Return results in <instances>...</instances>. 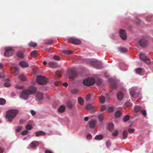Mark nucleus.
<instances>
[{
    "instance_id": "nucleus-52",
    "label": "nucleus",
    "mask_w": 153,
    "mask_h": 153,
    "mask_svg": "<svg viewBox=\"0 0 153 153\" xmlns=\"http://www.w3.org/2000/svg\"><path fill=\"white\" fill-rule=\"evenodd\" d=\"M30 112L31 114L33 116H34L36 114V112L33 110H30Z\"/></svg>"
},
{
    "instance_id": "nucleus-2",
    "label": "nucleus",
    "mask_w": 153,
    "mask_h": 153,
    "mask_svg": "<svg viewBox=\"0 0 153 153\" xmlns=\"http://www.w3.org/2000/svg\"><path fill=\"white\" fill-rule=\"evenodd\" d=\"M19 113V111L17 109H10L8 110L6 113V117L10 122Z\"/></svg>"
},
{
    "instance_id": "nucleus-17",
    "label": "nucleus",
    "mask_w": 153,
    "mask_h": 153,
    "mask_svg": "<svg viewBox=\"0 0 153 153\" xmlns=\"http://www.w3.org/2000/svg\"><path fill=\"white\" fill-rule=\"evenodd\" d=\"M117 97L118 99L119 100H121L123 99L124 95L120 91L117 94Z\"/></svg>"
},
{
    "instance_id": "nucleus-11",
    "label": "nucleus",
    "mask_w": 153,
    "mask_h": 153,
    "mask_svg": "<svg viewBox=\"0 0 153 153\" xmlns=\"http://www.w3.org/2000/svg\"><path fill=\"white\" fill-rule=\"evenodd\" d=\"M68 75L70 77L73 78L76 76L77 73L76 71L71 70L68 72Z\"/></svg>"
},
{
    "instance_id": "nucleus-15",
    "label": "nucleus",
    "mask_w": 153,
    "mask_h": 153,
    "mask_svg": "<svg viewBox=\"0 0 153 153\" xmlns=\"http://www.w3.org/2000/svg\"><path fill=\"white\" fill-rule=\"evenodd\" d=\"M19 64L22 68H27L29 66L28 63L25 61L21 62Z\"/></svg>"
},
{
    "instance_id": "nucleus-14",
    "label": "nucleus",
    "mask_w": 153,
    "mask_h": 153,
    "mask_svg": "<svg viewBox=\"0 0 153 153\" xmlns=\"http://www.w3.org/2000/svg\"><path fill=\"white\" fill-rule=\"evenodd\" d=\"M36 95L37 98L39 100H41L43 99V94L42 93L37 92Z\"/></svg>"
},
{
    "instance_id": "nucleus-30",
    "label": "nucleus",
    "mask_w": 153,
    "mask_h": 153,
    "mask_svg": "<svg viewBox=\"0 0 153 153\" xmlns=\"http://www.w3.org/2000/svg\"><path fill=\"white\" fill-rule=\"evenodd\" d=\"M136 73L140 75L142 73V69L141 68H138L135 69Z\"/></svg>"
},
{
    "instance_id": "nucleus-25",
    "label": "nucleus",
    "mask_w": 153,
    "mask_h": 153,
    "mask_svg": "<svg viewBox=\"0 0 153 153\" xmlns=\"http://www.w3.org/2000/svg\"><path fill=\"white\" fill-rule=\"evenodd\" d=\"M123 139H126L128 136V133L126 131L124 130L123 131Z\"/></svg>"
},
{
    "instance_id": "nucleus-36",
    "label": "nucleus",
    "mask_w": 153,
    "mask_h": 153,
    "mask_svg": "<svg viewBox=\"0 0 153 153\" xmlns=\"http://www.w3.org/2000/svg\"><path fill=\"white\" fill-rule=\"evenodd\" d=\"M111 87L113 90L115 89L117 87V85L116 83L114 82H112L111 83Z\"/></svg>"
},
{
    "instance_id": "nucleus-13",
    "label": "nucleus",
    "mask_w": 153,
    "mask_h": 153,
    "mask_svg": "<svg viewBox=\"0 0 153 153\" xmlns=\"http://www.w3.org/2000/svg\"><path fill=\"white\" fill-rule=\"evenodd\" d=\"M89 123L90 128H93L95 127L97 121L96 120H92L90 121Z\"/></svg>"
},
{
    "instance_id": "nucleus-32",
    "label": "nucleus",
    "mask_w": 153,
    "mask_h": 153,
    "mask_svg": "<svg viewBox=\"0 0 153 153\" xmlns=\"http://www.w3.org/2000/svg\"><path fill=\"white\" fill-rule=\"evenodd\" d=\"M103 138V136L102 135L100 134L96 136L95 139L96 140H100Z\"/></svg>"
},
{
    "instance_id": "nucleus-53",
    "label": "nucleus",
    "mask_w": 153,
    "mask_h": 153,
    "mask_svg": "<svg viewBox=\"0 0 153 153\" xmlns=\"http://www.w3.org/2000/svg\"><path fill=\"white\" fill-rule=\"evenodd\" d=\"M60 72L59 71H56V76L57 77H59L60 76Z\"/></svg>"
},
{
    "instance_id": "nucleus-1",
    "label": "nucleus",
    "mask_w": 153,
    "mask_h": 153,
    "mask_svg": "<svg viewBox=\"0 0 153 153\" xmlns=\"http://www.w3.org/2000/svg\"><path fill=\"white\" fill-rule=\"evenodd\" d=\"M36 91L37 88L36 87L31 86L27 89L23 90L20 93L19 96L21 98L27 100L30 95L35 93Z\"/></svg>"
},
{
    "instance_id": "nucleus-39",
    "label": "nucleus",
    "mask_w": 153,
    "mask_h": 153,
    "mask_svg": "<svg viewBox=\"0 0 153 153\" xmlns=\"http://www.w3.org/2000/svg\"><path fill=\"white\" fill-rule=\"evenodd\" d=\"M114 127V124L112 123H110L108 124V128L109 130H111L113 129Z\"/></svg>"
},
{
    "instance_id": "nucleus-6",
    "label": "nucleus",
    "mask_w": 153,
    "mask_h": 153,
    "mask_svg": "<svg viewBox=\"0 0 153 153\" xmlns=\"http://www.w3.org/2000/svg\"><path fill=\"white\" fill-rule=\"evenodd\" d=\"M13 52L14 51L13 49L8 48L6 50L4 54L5 56L9 57L13 54Z\"/></svg>"
},
{
    "instance_id": "nucleus-22",
    "label": "nucleus",
    "mask_w": 153,
    "mask_h": 153,
    "mask_svg": "<svg viewBox=\"0 0 153 153\" xmlns=\"http://www.w3.org/2000/svg\"><path fill=\"white\" fill-rule=\"evenodd\" d=\"M12 71L13 72L14 74L15 75H17L19 73V70L16 68H13Z\"/></svg>"
},
{
    "instance_id": "nucleus-23",
    "label": "nucleus",
    "mask_w": 153,
    "mask_h": 153,
    "mask_svg": "<svg viewBox=\"0 0 153 153\" xmlns=\"http://www.w3.org/2000/svg\"><path fill=\"white\" fill-rule=\"evenodd\" d=\"M100 102L101 103H104L105 100V97L102 96H101L99 97V98Z\"/></svg>"
},
{
    "instance_id": "nucleus-56",
    "label": "nucleus",
    "mask_w": 153,
    "mask_h": 153,
    "mask_svg": "<svg viewBox=\"0 0 153 153\" xmlns=\"http://www.w3.org/2000/svg\"><path fill=\"white\" fill-rule=\"evenodd\" d=\"M5 76V74L3 72H0V78H3Z\"/></svg>"
},
{
    "instance_id": "nucleus-61",
    "label": "nucleus",
    "mask_w": 153,
    "mask_h": 153,
    "mask_svg": "<svg viewBox=\"0 0 153 153\" xmlns=\"http://www.w3.org/2000/svg\"><path fill=\"white\" fill-rule=\"evenodd\" d=\"M16 88H17L21 89H22V88H24V86H16Z\"/></svg>"
},
{
    "instance_id": "nucleus-45",
    "label": "nucleus",
    "mask_w": 153,
    "mask_h": 153,
    "mask_svg": "<svg viewBox=\"0 0 153 153\" xmlns=\"http://www.w3.org/2000/svg\"><path fill=\"white\" fill-rule=\"evenodd\" d=\"M32 126L30 125H28L26 126L25 128L27 130H30L32 128Z\"/></svg>"
},
{
    "instance_id": "nucleus-20",
    "label": "nucleus",
    "mask_w": 153,
    "mask_h": 153,
    "mask_svg": "<svg viewBox=\"0 0 153 153\" xmlns=\"http://www.w3.org/2000/svg\"><path fill=\"white\" fill-rule=\"evenodd\" d=\"M115 115L116 118H118L122 115V112L120 111H118L115 112Z\"/></svg>"
},
{
    "instance_id": "nucleus-34",
    "label": "nucleus",
    "mask_w": 153,
    "mask_h": 153,
    "mask_svg": "<svg viewBox=\"0 0 153 153\" xmlns=\"http://www.w3.org/2000/svg\"><path fill=\"white\" fill-rule=\"evenodd\" d=\"M67 106L70 109H71L73 107V105L70 101H68L67 102Z\"/></svg>"
},
{
    "instance_id": "nucleus-43",
    "label": "nucleus",
    "mask_w": 153,
    "mask_h": 153,
    "mask_svg": "<svg viewBox=\"0 0 153 153\" xmlns=\"http://www.w3.org/2000/svg\"><path fill=\"white\" fill-rule=\"evenodd\" d=\"M125 105L127 107H128L131 106V104L129 102L127 101L125 103Z\"/></svg>"
},
{
    "instance_id": "nucleus-26",
    "label": "nucleus",
    "mask_w": 153,
    "mask_h": 153,
    "mask_svg": "<svg viewBox=\"0 0 153 153\" xmlns=\"http://www.w3.org/2000/svg\"><path fill=\"white\" fill-rule=\"evenodd\" d=\"M28 45L30 47H35L37 45V44L36 43L33 42H30L28 44Z\"/></svg>"
},
{
    "instance_id": "nucleus-9",
    "label": "nucleus",
    "mask_w": 153,
    "mask_h": 153,
    "mask_svg": "<svg viewBox=\"0 0 153 153\" xmlns=\"http://www.w3.org/2000/svg\"><path fill=\"white\" fill-rule=\"evenodd\" d=\"M97 107L92 105L91 104L87 105L86 106V109L91 111H94L96 110Z\"/></svg>"
},
{
    "instance_id": "nucleus-60",
    "label": "nucleus",
    "mask_w": 153,
    "mask_h": 153,
    "mask_svg": "<svg viewBox=\"0 0 153 153\" xmlns=\"http://www.w3.org/2000/svg\"><path fill=\"white\" fill-rule=\"evenodd\" d=\"M45 153H53L52 151L49 150H45Z\"/></svg>"
},
{
    "instance_id": "nucleus-18",
    "label": "nucleus",
    "mask_w": 153,
    "mask_h": 153,
    "mask_svg": "<svg viewBox=\"0 0 153 153\" xmlns=\"http://www.w3.org/2000/svg\"><path fill=\"white\" fill-rule=\"evenodd\" d=\"M65 109V107L64 105L60 106L58 109V111L60 113L63 112Z\"/></svg>"
},
{
    "instance_id": "nucleus-62",
    "label": "nucleus",
    "mask_w": 153,
    "mask_h": 153,
    "mask_svg": "<svg viewBox=\"0 0 153 153\" xmlns=\"http://www.w3.org/2000/svg\"><path fill=\"white\" fill-rule=\"evenodd\" d=\"M92 137V135L91 134H89L87 135V138L88 139H91Z\"/></svg>"
},
{
    "instance_id": "nucleus-10",
    "label": "nucleus",
    "mask_w": 153,
    "mask_h": 153,
    "mask_svg": "<svg viewBox=\"0 0 153 153\" xmlns=\"http://www.w3.org/2000/svg\"><path fill=\"white\" fill-rule=\"evenodd\" d=\"M147 40L144 38L141 39L139 42V45L142 47H145L147 44Z\"/></svg>"
},
{
    "instance_id": "nucleus-59",
    "label": "nucleus",
    "mask_w": 153,
    "mask_h": 153,
    "mask_svg": "<svg viewBox=\"0 0 153 153\" xmlns=\"http://www.w3.org/2000/svg\"><path fill=\"white\" fill-rule=\"evenodd\" d=\"M91 96V95L90 94L87 95L86 97V100L87 101L89 100Z\"/></svg>"
},
{
    "instance_id": "nucleus-5",
    "label": "nucleus",
    "mask_w": 153,
    "mask_h": 153,
    "mask_svg": "<svg viewBox=\"0 0 153 153\" xmlns=\"http://www.w3.org/2000/svg\"><path fill=\"white\" fill-rule=\"evenodd\" d=\"M140 59L144 61L146 63L149 64L150 63V59L145 54L143 53H140L139 54Z\"/></svg>"
},
{
    "instance_id": "nucleus-37",
    "label": "nucleus",
    "mask_w": 153,
    "mask_h": 153,
    "mask_svg": "<svg viewBox=\"0 0 153 153\" xmlns=\"http://www.w3.org/2000/svg\"><path fill=\"white\" fill-rule=\"evenodd\" d=\"M6 102V100L3 98H0V105H4Z\"/></svg>"
},
{
    "instance_id": "nucleus-55",
    "label": "nucleus",
    "mask_w": 153,
    "mask_h": 153,
    "mask_svg": "<svg viewBox=\"0 0 153 153\" xmlns=\"http://www.w3.org/2000/svg\"><path fill=\"white\" fill-rule=\"evenodd\" d=\"M28 132V131L27 130H25L23 131L22 133L21 134L22 135H25L27 134Z\"/></svg>"
},
{
    "instance_id": "nucleus-44",
    "label": "nucleus",
    "mask_w": 153,
    "mask_h": 153,
    "mask_svg": "<svg viewBox=\"0 0 153 153\" xmlns=\"http://www.w3.org/2000/svg\"><path fill=\"white\" fill-rule=\"evenodd\" d=\"M78 92V90L77 89H73L71 90V92L74 94H76Z\"/></svg>"
},
{
    "instance_id": "nucleus-40",
    "label": "nucleus",
    "mask_w": 153,
    "mask_h": 153,
    "mask_svg": "<svg viewBox=\"0 0 153 153\" xmlns=\"http://www.w3.org/2000/svg\"><path fill=\"white\" fill-rule=\"evenodd\" d=\"M119 49L120 52L123 53L126 52L127 51L126 49L124 48L120 47Z\"/></svg>"
},
{
    "instance_id": "nucleus-42",
    "label": "nucleus",
    "mask_w": 153,
    "mask_h": 153,
    "mask_svg": "<svg viewBox=\"0 0 153 153\" xmlns=\"http://www.w3.org/2000/svg\"><path fill=\"white\" fill-rule=\"evenodd\" d=\"M53 42V40H49L48 41L45 42V44L46 45H51L52 44Z\"/></svg>"
},
{
    "instance_id": "nucleus-46",
    "label": "nucleus",
    "mask_w": 153,
    "mask_h": 153,
    "mask_svg": "<svg viewBox=\"0 0 153 153\" xmlns=\"http://www.w3.org/2000/svg\"><path fill=\"white\" fill-rule=\"evenodd\" d=\"M99 120L100 121H102L103 119V116L102 114H100L98 116Z\"/></svg>"
},
{
    "instance_id": "nucleus-31",
    "label": "nucleus",
    "mask_w": 153,
    "mask_h": 153,
    "mask_svg": "<svg viewBox=\"0 0 153 153\" xmlns=\"http://www.w3.org/2000/svg\"><path fill=\"white\" fill-rule=\"evenodd\" d=\"M129 115H126L123 118V121L124 122H126L129 120Z\"/></svg>"
},
{
    "instance_id": "nucleus-63",
    "label": "nucleus",
    "mask_w": 153,
    "mask_h": 153,
    "mask_svg": "<svg viewBox=\"0 0 153 153\" xmlns=\"http://www.w3.org/2000/svg\"><path fill=\"white\" fill-rule=\"evenodd\" d=\"M60 84V83L58 81H56L54 82V85H59Z\"/></svg>"
},
{
    "instance_id": "nucleus-58",
    "label": "nucleus",
    "mask_w": 153,
    "mask_h": 153,
    "mask_svg": "<svg viewBox=\"0 0 153 153\" xmlns=\"http://www.w3.org/2000/svg\"><path fill=\"white\" fill-rule=\"evenodd\" d=\"M134 129H129L128 130V132L130 133H133L134 131Z\"/></svg>"
},
{
    "instance_id": "nucleus-4",
    "label": "nucleus",
    "mask_w": 153,
    "mask_h": 153,
    "mask_svg": "<svg viewBox=\"0 0 153 153\" xmlns=\"http://www.w3.org/2000/svg\"><path fill=\"white\" fill-rule=\"evenodd\" d=\"M95 82V79L94 78L89 77L83 81V84L88 86L93 85Z\"/></svg>"
},
{
    "instance_id": "nucleus-51",
    "label": "nucleus",
    "mask_w": 153,
    "mask_h": 153,
    "mask_svg": "<svg viewBox=\"0 0 153 153\" xmlns=\"http://www.w3.org/2000/svg\"><path fill=\"white\" fill-rule=\"evenodd\" d=\"M106 109V107L105 105H102L101 106V111H103Z\"/></svg>"
},
{
    "instance_id": "nucleus-47",
    "label": "nucleus",
    "mask_w": 153,
    "mask_h": 153,
    "mask_svg": "<svg viewBox=\"0 0 153 153\" xmlns=\"http://www.w3.org/2000/svg\"><path fill=\"white\" fill-rule=\"evenodd\" d=\"M130 94L131 96H134L135 95V91L134 90H131L130 92Z\"/></svg>"
},
{
    "instance_id": "nucleus-38",
    "label": "nucleus",
    "mask_w": 153,
    "mask_h": 153,
    "mask_svg": "<svg viewBox=\"0 0 153 153\" xmlns=\"http://www.w3.org/2000/svg\"><path fill=\"white\" fill-rule=\"evenodd\" d=\"M19 78L22 81H25L27 80V79L26 77L23 75L20 76L19 77Z\"/></svg>"
},
{
    "instance_id": "nucleus-35",
    "label": "nucleus",
    "mask_w": 153,
    "mask_h": 153,
    "mask_svg": "<svg viewBox=\"0 0 153 153\" xmlns=\"http://www.w3.org/2000/svg\"><path fill=\"white\" fill-rule=\"evenodd\" d=\"M49 65L51 67L54 68L57 65L56 63L53 62H51L49 63Z\"/></svg>"
},
{
    "instance_id": "nucleus-3",
    "label": "nucleus",
    "mask_w": 153,
    "mask_h": 153,
    "mask_svg": "<svg viewBox=\"0 0 153 153\" xmlns=\"http://www.w3.org/2000/svg\"><path fill=\"white\" fill-rule=\"evenodd\" d=\"M36 81L39 84L45 85L47 84L48 79L44 76H38L36 78Z\"/></svg>"
},
{
    "instance_id": "nucleus-50",
    "label": "nucleus",
    "mask_w": 153,
    "mask_h": 153,
    "mask_svg": "<svg viewBox=\"0 0 153 153\" xmlns=\"http://www.w3.org/2000/svg\"><path fill=\"white\" fill-rule=\"evenodd\" d=\"M141 113L145 117L147 115L146 111L144 110H141Z\"/></svg>"
},
{
    "instance_id": "nucleus-16",
    "label": "nucleus",
    "mask_w": 153,
    "mask_h": 153,
    "mask_svg": "<svg viewBox=\"0 0 153 153\" xmlns=\"http://www.w3.org/2000/svg\"><path fill=\"white\" fill-rule=\"evenodd\" d=\"M36 137H39L41 136H43L45 135L46 133L44 131H39L35 132Z\"/></svg>"
},
{
    "instance_id": "nucleus-21",
    "label": "nucleus",
    "mask_w": 153,
    "mask_h": 153,
    "mask_svg": "<svg viewBox=\"0 0 153 153\" xmlns=\"http://www.w3.org/2000/svg\"><path fill=\"white\" fill-rule=\"evenodd\" d=\"M17 56L20 58H24V56L23 53L21 51H18L17 52L16 54Z\"/></svg>"
},
{
    "instance_id": "nucleus-54",
    "label": "nucleus",
    "mask_w": 153,
    "mask_h": 153,
    "mask_svg": "<svg viewBox=\"0 0 153 153\" xmlns=\"http://www.w3.org/2000/svg\"><path fill=\"white\" fill-rule=\"evenodd\" d=\"M112 134L114 136H117L118 135V132L117 130H116L114 132L112 133Z\"/></svg>"
},
{
    "instance_id": "nucleus-27",
    "label": "nucleus",
    "mask_w": 153,
    "mask_h": 153,
    "mask_svg": "<svg viewBox=\"0 0 153 153\" xmlns=\"http://www.w3.org/2000/svg\"><path fill=\"white\" fill-rule=\"evenodd\" d=\"M62 52L65 54L69 55L73 53V52L68 50H64Z\"/></svg>"
},
{
    "instance_id": "nucleus-19",
    "label": "nucleus",
    "mask_w": 153,
    "mask_h": 153,
    "mask_svg": "<svg viewBox=\"0 0 153 153\" xmlns=\"http://www.w3.org/2000/svg\"><path fill=\"white\" fill-rule=\"evenodd\" d=\"M39 142L37 141H34L32 142L30 144V146L31 147L34 148L36 147V145H38Z\"/></svg>"
},
{
    "instance_id": "nucleus-64",
    "label": "nucleus",
    "mask_w": 153,
    "mask_h": 153,
    "mask_svg": "<svg viewBox=\"0 0 153 153\" xmlns=\"http://www.w3.org/2000/svg\"><path fill=\"white\" fill-rule=\"evenodd\" d=\"M63 85L65 87H67L68 86V84L66 82H65L63 83Z\"/></svg>"
},
{
    "instance_id": "nucleus-24",
    "label": "nucleus",
    "mask_w": 153,
    "mask_h": 153,
    "mask_svg": "<svg viewBox=\"0 0 153 153\" xmlns=\"http://www.w3.org/2000/svg\"><path fill=\"white\" fill-rule=\"evenodd\" d=\"M30 55L32 56L35 58L36 57L38 56V54L36 53V51L35 50L32 51Z\"/></svg>"
},
{
    "instance_id": "nucleus-41",
    "label": "nucleus",
    "mask_w": 153,
    "mask_h": 153,
    "mask_svg": "<svg viewBox=\"0 0 153 153\" xmlns=\"http://www.w3.org/2000/svg\"><path fill=\"white\" fill-rule=\"evenodd\" d=\"M140 110V107L138 106L135 107L134 108V111L136 112H139Z\"/></svg>"
},
{
    "instance_id": "nucleus-57",
    "label": "nucleus",
    "mask_w": 153,
    "mask_h": 153,
    "mask_svg": "<svg viewBox=\"0 0 153 153\" xmlns=\"http://www.w3.org/2000/svg\"><path fill=\"white\" fill-rule=\"evenodd\" d=\"M53 59H54L57 60H59L60 59V57L59 56H54L53 57Z\"/></svg>"
},
{
    "instance_id": "nucleus-12",
    "label": "nucleus",
    "mask_w": 153,
    "mask_h": 153,
    "mask_svg": "<svg viewBox=\"0 0 153 153\" xmlns=\"http://www.w3.org/2000/svg\"><path fill=\"white\" fill-rule=\"evenodd\" d=\"M90 62L92 65L96 67H97V65H98L101 63V62L98 61L97 60H91Z\"/></svg>"
},
{
    "instance_id": "nucleus-7",
    "label": "nucleus",
    "mask_w": 153,
    "mask_h": 153,
    "mask_svg": "<svg viewBox=\"0 0 153 153\" xmlns=\"http://www.w3.org/2000/svg\"><path fill=\"white\" fill-rule=\"evenodd\" d=\"M119 35L123 40H125L126 39L127 35L125 30L123 29H120L119 31Z\"/></svg>"
},
{
    "instance_id": "nucleus-8",
    "label": "nucleus",
    "mask_w": 153,
    "mask_h": 153,
    "mask_svg": "<svg viewBox=\"0 0 153 153\" xmlns=\"http://www.w3.org/2000/svg\"><path fill=\"white\" fill-rule=\"evenodd\" d=\"M68 41L69 42L72 43L74 45H78L81 43L80 40L74 38H70L68 39Z\"/></svg>"
},
{
    "instance_id": "nucleus-48",
    "label": "nucleus",
    "mask_w": 153,
    "mask_h": 153,
    "mask_svg": "<svg viewBox=\"0 0 153 153\" xmlns=\"http://www.w3.org/2000/svg\"><path fill=\"white\" fill-rule=\"evenodd\" d=\"M22 129V126H19L17 128L16 130V131L17 132H19L21 131V130Z\"/></svg>"
},
{
    "instance_id": "nucleus-49",
    "label": "nucleus",
    "mask_w": 153,
    "mask_h": 153,
    "mask_svg": "<svg viewBox=\"0 0 153 153\" xmlns=\"http://www.w3.org/2000/svg\"><path fill=\"white\" fill-rule=\"evenodd\" d=\"M106 144L108 148H109L111 146V143L109 141H107L106 142Z\"/></svg>"
},
{
    "instance_id": "nucleus-28",
    "label": "nucleus",
    "mask_w": 153,
    "mask_h": 153,
    "mask_svg": "<svg viewBox=\"0 0 153 153\" xmlns=\"http://www.w3.org/2000/svg\"><path fill=\"white\" fill-rule=\"evenodd\" d=\"M9 80L8 79L6 80V82L4 83V85L6 87H8L11 85L10 83L8 82Z\"/></svg>"
},
{
    "instance_id": "nucleus-33",
    "label": "nucleus",
    "mask_w": 153,
    "mask_h": 153,
    "mask_svg": "<svg viewBox=\"0 0 153 153\" xmlns=\"http://www.w3.org/2000/svg\"><path fill=\"white\" fill-rule=\"evenodd\" d=\"M114 108L115 107L114 106H110L108 107L107 110L109 112H111L114 111Z\"/></svg>"
},
{
    "instance_id": "nucleus-29",
    "label": "nucleus",
    "mask_w": 153,
    "mask_h": 153,
    "mask_svg": "<svg viewBox=\"0 0 153 153\" xmlns=\"http://www.w3.org/2000/svg\"><path fill=\"white\" fill-rule=\"evenodd\" d=\"M78 102L81 105H83L84 104L83 100V99L81 97H78Z\"/></svg>"
}]
</instances>
